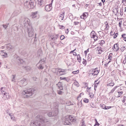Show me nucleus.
<instances>
[{"label": "nucleus", "mask_w": 126, "mask_h": 126, "mask_svg": "<svg viewBox=\"0 0 126 126\" xmlns=\"http://www.w3.org/2000/svg\"><path fill=\"white\" fill-rule=\"evenodd\" d=\"M91 88H89L87 87V91L88 92H90L89 91V90Z\"/></svg>", "instance_id": "63"}, {"label": "nucleus", "mask_w": 126, "mask_h": 126, "mask_svg": "<svg viewBox=\"0 0 126 126\" xmlns=\"http://www.w3.org/2000/svg\"><path fill=\"white\" fill-rule=\"evenodd\" d=\"M66 104L67 106H69L71 104V102L70 101H67L66 102H64L62 103L63 104Z\"/></svg>", "instance_id": "31"}, {"label": "nucleus", "mask_w": 126, "mask_h": 126, "mask_svg": "<svg viewBox=\"0 0 126 126\" xmlns=\"http://www.w3.org/2000/svg\"><path fill=\"white\" fill-rule=\"evenodd\" d=\"M79 23V22L77 21H75L74 22V24L76 25H77Z\"/></svg>", "instance_id": "55"}, {"label": "nucleus", "mask_w": 126, "mask_h": 126, "mask_svg": "<svg viewBox=\"0 0 126 126\" xmlns=\"http://www.w3.org/2000/svg\"><path fill=\"white\" fill-rule=\"evenodd\" d=\"M122 23V21H120L119 23V27H121V24Z\"/></svg>", "instance_id": "51"}, {"label": "nucleus", "mask_w": 126, "mask_h": 126, "mask_svg": "<svg viewBox=\"0 0 126 126\" xmlns=\"http://www.w3.org/2000/svg\"><path fill=\"white\" fill-rule=\"evenodd\" d=\"M0 55L2 56H3L4 58H6L7 56V54L4 50H1L0 52Z\"/></svg>", "instance_id": "17"}, {"label": "nucleus", "mask_w": 126, "mask_h": 126, "mask_svg": "<svg viewBox=\"0 0 126 126\" xmlns=\"http://www.w3.org/2000/svg\"><path fill=\"white\" fill-rule=\"evenodd\" d=\"M88 13L85 12L83 14L82 16H81L80 18H81L84 19V18H86L88 16Z\"/></svg>", "instance_id": "22"}, {"label": "nucleus", "mask_w": 126, "mask_h": 126, "mask_svg": "<svg viewBox=\"0 0 126 126\" xmlns=\"http://www.w3.org/2000/svg\"><path fill=\"white\" fill-rule=\"evenodd\" d=\"M65 12L64 11L61 12L60 14L59 18V20L61 21L64 19Z\"/></svg>", "instance_id": "14"}, {"label": "nucleus", "mask_w": 126, "mask_h": 126, "mask_svg": "<svg viewBox=\"0 0 126 126\" xmlns=\"http://www.w3.org/2000/svg\"><path fill=\"white\" fill-rule=\"evenodd\" d=\"M118 95L117 96V98H119L122 95L123 93L122 92H118Z\"/></svg>", "instance_id": "28"}, {"label": "nucleus", "mask_w": 126, "mask_h": 126, "mask_svg": "<svg viewBox=\"0 0 126 126\" xmlns=\"http://www.w3.org/2000/svg\"><path fill=\"white\" fill-rule=\"evenodd\" d=\"M38 12L36 11L32 13V18L38 19L39 18L38 14H37Z\"/></svg>", "instance_id": "13"}, {"label": "nucleus", "mask_w": 126, "mask_h": 126, "mask_svg": "<svg viewBox=\"0 0 126 126\" xmlns=\"http://www.w3.org/2000/svg\"><path fill=\"white\" fill-rule=\"evenodd\" d=\"M58 72L59 73L60 75H64L67 73V71L64 69H58Z\"/></svg>", "instance_id": "12"}, {"label": "nucleus", "mask_w": 126, "mask_h": 126, "mask_svg": "<svg viewBox=\"0 0 126 126\" xmlns=\"http://www.w3.org/2000/svg\"><path fill=\"white\" fill-rule=\"evenodd\" d=\"M76 119L75 117H72L71 115H69L65 116L63 119V122L64 125H70V122H75Z\"/></svg>", "instance_id": "2"}, {"label": "nucleus", "mask_w": 126, "mask_h": 126, "mask_svg": "<svg viewBox=\"0 0 126 126\" xmlns=\"http://www.w3.org/2000/svg\"><path fill=\"white\" fill-rule=\"evenodd\" d=\"M84 94L83 93H81L78 96L77 98V100H78V99L81 96V95H83Z\"/></svg>", "instance_id": "44"}, {"label": "nucleus", "mask_w": 126, "mask_h": 126, "mask_svg": "<svg viewBox=\"0 0 126 126\" xmlns=\"http://www.w3.org/2000/svg\"><path fill=\"white\" fill-rule=\"evenodd\" d=\"M24 5L25 7H27L29 9L33 8L34 6L33 2L32 1L30 0H25Z\"/></svg>", "instance_id": "4"}, {"label": "nucleus", "mask_w": 126, "mask_h": 126, "mask_svg": "<svg viewBox=\"0 0 126 126\" xmlns=\"http://www.w3.org/2000/svg\"><path fill=\"white\" fill-rule=\"evenodd\" d=\"M65 32L67 34L68 33V29L66 30H65Z\"/></svg>", "instance_id": "64"}, {"label": "nucleus", "mask_w": 126, "mask_h": 126, "mask_svg": "<svg viewBox=\"0 0 126 126\" xmlns=\"http://www.w3.org/2000/svg\"><path fill=\"white\" fill-rule=\"evenodd\" d=\"M46 59L45 58H43V59H42L40 61V63H42V64H43V63H42V62H44L45 61Z\"/></svg>", "instance_id": "41"}, {"label": "nucleus", "mask_w": 126, "mask_h": 126, "mask_svg": "<svg viewBox=\"0 0 126 126\" xmlns=\"http://www.w3.org/2000/svg\"><path fill=\"white\" fill-rule=\"evenodd\" d=\"M35 91L33 89H30L27 90L23 91L21 94L23 95L25 98H27L30 97L34 93Z\"/></svg>", "instance_id": "3"}, {"label": "nucleus", "mask_w": 126, "mask_h": 126, "mask_svg": "<svg viewBox=\"0 0 126 126\" xmlns=\"http://www.w3.org/2000/svg\"><path fill=\"white\" fill-rule=\"evenodd\" d=\"M119 45L118 44H115L113 48V50L115 51H117L119 49Z\"/></svg>", "instance_id": "16"}, {"label": "nucleus", "mask_w": 126, "mask_h": 126, "mask_svg": "<svg viewBox=\"0 0 126 126\" xmlns=\"http://www.w3.org/2000/svg\"><path fill=\"white\" fill-rule=\"evenodd\" d=\"M42 63L39 62L37 65V67L39 69H43L44 66L41 64Z\"/></svg>", "instance_id": "19"}, {"label": "nucleus", "mask_w": 126, "mask_h": 126, "mask_svg": "<svg viewBox=\"0 0 126 126\" xmlns=\"http://www.w3.org/2000/svg\"><path fill=\"white\" fill-rule=\"evenodd\" d=\"M89 97L91 98H93L94 96V94H93L92 93H90L89 94Z\"/></svg>", "instance_id": "37"}, {"label": "nucleus", "mask_w": 126, "mask_h": 126, "mask_svg": "<svg viewBox=\"0 0 126 126\" xmlns=\"http://www.w3.org/2000/svg\"><path fill=\"white\" fill-rule=\"evenodd\" d=\"M62 93V91H58V94H61Z\"/></svg>", "instance_id": "59"}, {"label": "nucleus", "mask_w": 126, "mask_h": 126, "mask_svg": "<svg viewBox=\"0 0 126 126\" xmlns=\"http://www.w3.org/2000/svg\"><path fill=\"white\" fill-rule=\"evenodd\" d=\"M89 51V49H88L86 51H84V53L85 54H87V52L88 51Z\"/></svg>", "instance_id": "62"}, {"label": "nucleus", "mask_w": 126, "mask_h": 126, "mask_svg": "<svg viewBox=\"0 0 126 126\" xmlns=\"http://www.w3.org/2000/svg\"><path fill=\"white\" fill-rule=\"evenodd\" d=\"M114 85V84L113 81H111V82L108 83L107 84V86H113Z\"/></svg>", "instance_id": "29"}, {"label": "nucleus", "mask_w": 126, "mask_h": 126, "mask_svg": "<svg viewBox=\"0 0 126 126\" xmlns=\"http://www.w3.org/2000/svg\"><path fill=\"white\" fill-rule=\"evenodd\" d=\"M79 71L77 70V71H74L72 72V73L74 74H78L79 73Z\"/></svg>", "instance_id": "43"}, {"label": "nucleus", "mask_w": 126, "mask_h": 126, "mask_svg": "<svg viewBox=\"0 0 126 126\" xmlns=\"http://www.w3.org/2000/svg\"><path fill=\"white\" fill-rule=\"evenodd\" d=\"M27 79H23L20 81L18 82L17 84L20 85H25L27 84Z\"/></svg>", "instance_id": "10"}, {"label": "nucleus", "mask_w": 126, "mask_h": 126, "mask_svg": "<svg viewBox=\"0 0 126 126\" xmlns=\"http://www.w3.org/2000/svg\"><path fill=\"white\" fill-rule=\"evenodd\" d=\"M10 117H11V119H12L13 120H14V116H13V115H12L10 116Z\"/></svg>", "instance_id": "58"}, {"label": "nucleus", "mask_w": 126, "mask_h": 126, "mask_svg": "<svg viewBox=\"0 0 126 126\" xmlns=\"http://www.w3.org/2000/svg\"><path fill=\"white\" fill-rule=\"evenodd\" d=\"M91 58H92L91 57H89V56H88V61H89L91 60Z\"/></svg>", "instance_id": "57"}, {"label": "nucleus", "mask_w": 126, "mask_h": 126, "mask_svg": "<svg viewBox=\"0 0 126 126\" xmlns=\"http://www.w3.org/2000/svg\"><path fill=\"white\" fill-rule=\"evenodd\" d=\"M118 87V86H116L114 87L111 90L110 93H112Z\"/></svg>", "instance_id": "32"}, {"label": "nucleus", "mask_w": 126, "mask_h": 126, "mask_svg": "<svg viewBox=\"0 0 126 126\" xmlns=\"http://www.w3.org/2000/svg\"><path fill=\"white\" fill-rule=\"evenodd\" d=\"M101 107L102 108L104 109L107 110L111 108V107H109L106 106H106L105 105L103 104L101 106Z\"/></svg>", "instance_id": "25"}, {"label": "nucleus", "mask_w": 126, "mask_h": 126, "mask_svg": "<svg viewBox=\"0 0 126 126\" xmlns=\"http://www.w3.org/2000/svg\"><path fill=\"white\" fill-rule=\"evenodd\" d=\"M77 104L78 105L79 107H81L82 106L81 100L80 101V102H78L77 103Z\"/></svg>", "instance_id": "33"}, {"label": "nucleus", "mask_w": 126, "mask_h": 126, "mask_svg": "<svg viewBox=\"0 0 126 126\" xmlns=\"http://www.w3.org/2000/svg\"><path fill=\"white\" fill-rule=\"evenodd\" d=\"M16 61L19 63H22L23 62V59H20L19 57H17L16 58Z\"/></svg>", "instance_id": "21"}, {"label": "nucleus", "mask_w": 126, "mask_h": 126, "mask_svg": "<svg viewBox=\"0 0 126 126\" xmlns=\"http://www.w3.org/2000/svg\"><path fill=\"white\" fill-rule=\"evenodd\" d=\"M81 58L79 56V55H78L77 56V60L79 62L81 61Z\"/></svg>", "instance_id": "40"}, {"label": "nucleus", "mask_w": 126, "mask_h": 126, "mask_svg": "<svg viewBox=\"0 0 126 126\" xmlns=\"http://www.w3.org/2000/svg\"><path fill=\"white\" fill-rule=\"evenodd\" d=\"M90 36L91 38L94 39L95 41L97 40L98 37L96 36V34L94 31H93L90 33Z\"/></svg>", "instance_id": "9"}, {"label": "nucleus", "mask_w": 126, "mask_h": 126, "mask_svg": "<svg viewBox=\"0 0 126 126\" xmlns=\"http://www.w3.org/2000/svg\"><path fill=\"white\" fill-rule=\"evenodd\" d=\"M52 7L50 4L46 6L45 7V10L47 11H49L52 9Z\"/></svg>", "instance_id": "15"}, {"label": "nucleus", "mask_w": 126, "mask_h": 126, "mask_svg": "<svg viewBox=\"0 0 126 126\" xmlns=\"http://www.w3.org/2000/svg\"><path fill=\"white\" fill-rule=\"evenodd\" d=\"M83 60L82 62V63L83 64H85L86 63V61L85 60H84V59H83Z\"/></svg>", "instance_id": "48"}, {"label": "nucleus", "mask_w": 126, "mask_h": 126, "mask_svg": "<svg viewBox=\"0 0 126 126\" xmlns=\"http://www.w3.org/2000/svg\"><path fill=\"white\" fill-rule=\"evenodd\" d=\"M47 120L44 119L42 115H38L36 117V120L35 121H31L30 123V126H44V123L47 122Z\"/></svg>", "instance_id": "1"}, {"label": "nucleus", "mask_w": 126, "mask_h": 126, "mask_svg": "<svg viewBox=\"0 0 126 126\" xmlns=\"http://www.w3.org/2000/svg\"><path fill=\"white\" fill-rule=\"evenodd\" d=\"M100 49H101V47H98L97 48V51L100 50Z\"/></svg>", "instance_id": "53"}, {"label": "nucleus", "mask_w": 126, "mask_h": 126, "mask_svg": "<svg viewBox=\"0 0 126 126\" xmlns=\"http://www.w3.org/2000/svg\"><path fill=\"white\" fill-rule=\"evenodd\" d=\"M3 26L4 28L5 29H6L7 27V25L3 24Z\"/></svg>", "instance_id": "56"}, {"label": "nucleus", "mask_w": 126, "mask_h": 126, "mask_svg": "<svg viewBox=\"0 0 126 126\" xmlns=\"http://www.w3.org/2000/svg\"><path fill=\"white\" fill-rule=\"evenodd\" d=\"M111 61L110 60L109 61V62H108V63H106V64H104V65L105 66H106V67H107V66L108 65V64H109V63Z\"/></svg>", "instance_id": "47"}, {"label": "nucleus", "mask_w": 126, "mask_h": 126, "mask_svg": "<svg viewBox=\"0 0 126 126\" xmlns=\"http://www.w3.org/2000/svg\"><path fill=\"white\" fill-rule=\"evenodd\" d=\"M90 105L93 108L95 107V105L94 103L91 102L90 103Z\"/></svg>", "instance_id": "38"}, {"label": "nucleus", "mask_w": 126, "mask_h": 126, "mask_svg": "<svg viewBox=\"0 0 126 126\" xmlns=\"http://www.w3.org/2000/svg\"><path fill=\"white\" fill-rule=\"evenodd\" d=\"M3 88L1 87L0 89V91L1 94H3V97L4 99H6L9 98V93H6L5 91L3 90Z\"/></svg>", "instance_id": "5"}, {"label": "nucleus", "mask_w": 126, "mask_h": 126, "mask_svg": "<svg viewBox=\"0 0 126 126\" xmlns=\"http://www.w3.org/2000/svg\"><path fill=\"white\" fill-rule=\"evenodd\" d=\"M98 83H96L94 85V90H95V88L96 87L98 84Z\"/></svg>", "instance_id": "61"}, {"label": "nucleus", "mask_w": 126, "mask_h": 126, "mask_svg": "<svg viewBox=\"0 0 126 126\" xmlns=\"http://www.w3.org/2000/svg\"><path fill=\"white\" fill-rule=\"evenodd\" d=\"M16 77L15 75H13L12 76V81L14 82H16V80L15 79V78Z\"/></svg>", "instance_id": "26"}, {"label": "nucleus", "mask_w": 126, "mask_h": 126, "mask_svg": "<svg viewBox=\"0 0 126 126\" xmlns=\"http://www.w3.org/2000/svg\"><path fill=\"white\" fill-rule=\"evenodd\" d=\"M95 124L94 125V126H95L96 125L99 126V124L98 123L97 120L95 119Z\"/></svg>", "instance_id": "39"}, {"label": "nucleus", "mask_w": 126, "mask_h": 126, "mask_svg": "<svg viewBox=\"0 0 126 126\" xmlns=\"http://www.w3.org/2000/svg\"><path fill=\"white\" fill-rule=\"evenodd\" d=\"M76 50V49H74V50H72L70 52V53H73V54L74 56H76L77 54L75 52H74V51Z\"/></svg>", "instance_id": "36"}, {"label": "nucleus", "mask_w": 126, "mask_h": 126, "mask_svg": "<svg viewBox=\"0 0 126 126\" xmlns=\"http://www.w3.org/2000/svg\"><path fill=\"white\" fill-rule=\"evenodd\" d=\"M57 86L58 87V88L60 90L63 89L62 85V83L61 82H59L57 84H56Z\"/></svg>", "instance_id": "20"}, {"label": "nucleus", "mask_w": 126, "mask_h": 126, "mask_svg": "<svg viewBox=\"0 0 126 126\" xmlns=\"http://www.w3.org/2000/svg\"><path fill=\"white\" fill-rule=\"evenodd\" d=\"M124 99L122 101V102L123 103L125 102V101L126 100V96H124Z\"/></svg>", "instance_id": "50"}, {"label": "nucleus", "mask_w": 126, "mask_h": 126, "mask_svg": "<svg viewBox=\"0 0 126 126\" xmlns=\"http://www.w3.org/2000/svg\"><path fill=\"white\" fill-rule=\"evenodd\" d=\"M6 47L7 49L8 50H11L13 48V46L10 44L7 45Z\"/></svg>", "instance_id": "23"}, {"label": "nucleus", "mask_w": 126, "mask_h": 126, "mask_svg": "<svg viewBox=\"0 0 126 126\" xmlns=\"http://www.w3.org/2000/svg\"><path fill=\"white\" fill-rule=\"evenodd\" d=\"M105 24L106 25V28L105 29L106 30H108L109 28V26L107 22L105 23Z\"/></svg>", "instance_id": "27"}, {"label": "nucleus", "mask_w": 126, "mask_h": 126, "mask_svg": "<svg viewBox=\"0 0 126 126\" xmlns=\"http://www.w3.org/2000/svg\"><path fill=\"white\" fill-rule=\"evenodd\" d=\"M65 38L64 36L63 35H62L60 37V39L61 40Z\"/></svg>", "instance_id": "45"}, {"label": "nucleus", "mask_w": 126, "mask_h": 126, "mask_svg": "<svg viewBox=\"0 0 126 126\" xmlns=\"http://www.w3.org/2000/svg\"><path fill=\"white\" fill-rule=\"evenodd\" d=\"M83 101L85 103H87L89 102V100L88 99H87L86 98H85L83 100Z\"/></svg>", "instance_id": "35"}, {"label": "nucleus", "mask_w": 126, "mask_h": 126, "mask_svg": "<svg viewBox=\"0 0 126 126\" xmlns=\"http://www.w3.org/2000/svg\"><path fill=\"white\" fill-rule=\"evenodd\" d=\"M74 84L75 85L78 86V83L77 81H76L75 82Z\"/></svg>", "instance_id": "52"}, {"label": "nucleus", "mask_w": 126, "mask_h": 126, "mask_svg": "<svg viewBox=\"0 0 126 126\" xmlns=\"http://www.w3.org/2000/svg\"><path fill=\"white\" fill-rule=\"evenodd\" d=\"M59 36L58 34H54L51 37V39H52L55 40L57 39L58 37Z\"/></svg>", "instance_id": "24"}, {"label": "nucleus", "mask_w": 126, "mask_h": 126, "mask_svg": "<svg viewBox=\"0 0 126 126\" xmlns=\"http://www.w3.org/2000/svg\"><path fill=\"white\" fill-rule=\"evenodd\" d=\"M112 57L110 55V54L108 56V59L110 60H111L112 58Z\"/></svg>", "instance_id": "46"}, {"label": "nucleus", "mask_w": 126, "mask_h": 126, "mask_svg": "<svg viewBox=\"0 0 126 126\" xmlns=\"http://www.w3.org/2000/svg\"><path fill=\"white\" fill-rule=\"evenodd\" d=\"M118 35V33H116L114 36V37H113L114 38H116L117 36Z\"/></svg>", "instance_id": "49"}, {"label": "nucleus", "mask_w": 126, "mask_h": 126, "mask_svg": "<svg viewBox=\"0 0 126 126\" xmlns=\"http://www.w3.org/2000/svg\"><path fill=\"white\" fill-rule=\"evenodd\" d=\"M58 106L56 108V110L55 112H49L47 113V115L50 117H52L55 116L57 115L58 113Z\"/></svg>", "instance_id": "8"}, {"label": "nucleus", "mask_w": 126, "mask_h": 126, "mask_svg": "<svg viewBox=\"0 0 126 126\" xmlns=\"http://www.w3.org/2000/svg\"><path fill=\"white\" fill-rule=\"evenodd\" d=\"M114 32L113 33V32H112V31H111L110 32V35H112L114 34Z\"/></svg>", "instance_id": "60"}, {"label": "nucleus", "mask_w": 126, "mask_h": 126, "mask_svg": "<svg viewBox=\"0 0 126 126\" xmlns=\"http://www.w3.org/2000/svg\"><path fill=\"white\" fill-rule=\"evenodd\" d=\"M99 71L98 70L97 68H95L94 69H92L91 71V74L93 75H97L99 73Z\"/></svg>", "instance_id": "11"}, {"label": "nucleus", "mask_w": 126, "mask_h": 126, "mask_svg": "<svg viewBox=\"0 0 126 126\" xmlns=\"http://www.w3.org/2000/svg\"><path fill=\"white\" fill-rule=\"evenodd\" d=\"M105 43V42L104 40H102L99 41V44L101 46H102Z\"/></svg>", "instance_id": "30"}, {"label": "nucleus", "mask_w": 126, "mask_h": 126, "mask_svg": "<svg viewBox=\"0 0 126 126\" xmlns=\"http://www.w3.org/2000/svg\"><path fill=\"white\" fill-rule=\"evenodd\" d=\"M27 28L28 31L29 37H32V36L34 34V30L32 28V26H29Z\"/></svg>", "instance_id": "6"}, {"label": "nucleus", "mask_w": 126, "mask_h": 126, "mask_svg": "<svg viewBox=\"0 0 126 126\" xmlns=\"http://www.w3.org/2000/svg\"><path fill=\"white\" fill-rule=\"evenodd\" d=\"M81 125V126H86L84 121L83 120H82Z\"/></svg>", "instance_id": "42"}, {"label": "nucleus", "mask_w": 126, "mask_h": 126, "mask_svg": "<svg viewBox=\"0 0 126 126\" xmlns=\"http://www.w3.org/2000/svg\"><path fill=\"white\" fill-rule=\"evenodd\" d=\"M25 68L26 70H30L31 69V67L29 66H26L25 67Z\"/></svg>", "instance_id": "34"}, {"label": "nucleus", "mask_w": 126, "mask_h": 126, "mask_svg": "<svg viewBox=\"0 0 126 126\" xmlns=\"http://www.w3.org/2000/svg\"><path fill=\"white\" fill-rule=\"evenodd\" d=\"M38 4L40 6L44 5L45 3V0H38Z\"/></svg>", "instance_id": "18"}, {"label": "nucleus", "mask_w": 126, "mask_h": 126, "mask_svg": "<svg viewBox=\"0 0 126 126\" xmlns=\"http://www.w3.org/2000/svg\"><path fill=\"white\" fill-rule=\"evenodd\" d=\"M122 37L123 38H125L126 37V34H123L122 35Z\"/></svg>", "instance_id": "54"}, {"label": "nucleus", "mask_w": 126, "mask_h": 126, "mask_svg": "<svg viewBox=\"0 0 126 126\" xmlns=\"http://www.w3.org/2000/svg\"><path fill=\"white\" fill-rule=\"evenodd\" d=\"M23 23L24 26L27 28L29 26H31L30 19L27 18H24Z\"/></svg>", "instance_id": "7"}]
</instances>
